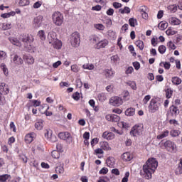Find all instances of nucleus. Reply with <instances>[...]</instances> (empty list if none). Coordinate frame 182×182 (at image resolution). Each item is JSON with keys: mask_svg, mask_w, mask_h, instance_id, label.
Wrapping results in <instances>:
<instances>
[{"mask_svg": "<svg viewBox=\"0 0 182 182\" xmlns=\"http://www.w3.org/2000/svg\"><path fill=\"white\" fill-rule=\"evenodd\" d=\"M159 166V162L154 158L149 159L146 164L143 166L144 173L146 174L145 177L147 180L151 178L153 173L156 171Z\"/></svg>", "mask_w": 182, "mask_h": 182, "instance_id": "nucleus-1", "label": "nucleus"}, {"mask_svg": "<svg viewBox=\"0 0 182 182\" xmlns=\"http://www.w3.org/2000/svg\"><path fill=\"white\" fill-rule=\"evenodd\" d=\"M19 40L22 41L24 43V48L27 49H31L32 47L31 46V43L33 42V36L29 34H23L20 36Z\"/></svg>", "mask_w": 182, "mask_h": 182, "instance_id": "nucleus-2", "label": "nucleus"}, {"mask_svg": "<svg viewBox=\"0 0 182 182\" xmlns=\"http://www.w3.org/2000/svg\"><path fill=\"white\" fill-rule=\"evenodd\" d=\"M70 42L73 48H77L80 45V35L75 31L71 34Z\"/></svg>", "mask_w": 182, "mask_h": 182, "instance_id": "nucleus-3", "label": "nucleus"}, {"mask_svg": "<svg viewBox=\"0 0 182 182\" xmlns=\"http://www.w3.org/2000/svg\"><path fill=\"white\" fill-rule=\"evenodd\" d=\"M52 18L55 25L57 26H60L62 23H63V15H62L60 12H55L53 14Z\"/></svg>", "mask_w": 182, "mask_h": 182, "instance_id": "nucleus-4", "label": "nucleus"}, {"mask_svg": "<svg viewBox=\"0 0 182 182\" xmlns=\"http://www.w3.org/2000/svg\"><path fill=\"white\" fill-rule=\"evenodd\" d=\"M164 146L165 149H166V150L171 153H176V151H177V146L176 144H174V142L170 140L165 141Z\"/></svg>", "mask_w": 182, "mask_h": 182, "instance_id": "nucleus-5", "label": "nucleus"}, {"mask_svg": "<svg viewBox=\"0 0 182 182\" xmlns=\"http://www.w3.org/2000/svg\"><path fill=\"white\" fill-rule=\"evenodd\" d=\"M59 139H61V140H65L68 144H70L72 141H73V138L72 137V135H70V133L65 132H60L58 134Z\"/></svg>", "mask_w": 182, "mask_h": 182, "instance_id": "nucleus-6", "label": "nucleus"}, {"mask_svg": "<svg viewBox=\"0 0 182 182\" xmlns=\"http://www.w3.org/2000/svg\"><path fill=\"white\" fill-rule=\"evenodd\" d=\"M159 107L160 102L156 101V100L154 99H152L149 105V112H151V113H155V112H157V110H159Z\"/></svg>", "mask_w": 182, "mask_h": 182, "instance_id": "nucleus-7", "label": "nucleus"}, {"mask_svg": "<svg viewBox=\"0 0 182 182\" xmlns=\"http://www.w3.org/2000/svg\"><path fill=\"white\" fill-rule=\"evenodd\" d=\"M144 127L142 124L140 125H135L133 127L130 132L131 136H136V134H138V136H140L143 133Z\"/></svg>", "mask_w": 182, "mask_h": 182, "instance_id": "nucleus-8", "label": "nucleus"}, {"mask_svg": "<svg viewBox=\"0 0 182 182\" xmlns=\"http://www.w3.org/2000/svg\"><path fill=\"white\" fill-rule=\"evenodd\" d=\"M109 103L112 106L119 107L123 104V100L119 97H112L109 100Z\"/></svg>", "mask_w": 182, "mask_h": 182, "instance_id": "nucleus-9", "label": "nucleus"}, {"mask_svg": "<svg viewBox=\"0 0 182 182\" xmlns=\"http://www.w3.org/2000/svg\"><path fill=\"white\" fill-rule=\"evenodd\" d=\"M0 93H1L2 95H8V93H9V88L5 82H1L0 85Z\"/></svg>", "mask_w": 182, "mask_h": 182, "instance_id": "nucleus-10", "label": "nucleus"}, {"mask_svg": "<svg viewBox=\"0 0 182 182\" xmlns=\"http://www.w3.org/2000/svg\"><path fill=\"white\" fill-rule=\"evenodd\" d=\"M170 112L172 117H176L178 114H180V109L174 105L170 107Z\"/></svg>", "mask_w": 182, "mask_h": 182, "instance_id": "nucleus-11", "label": "nucleus"}, {"mask_svg": "<svg viewBox=\"0 0 182 182\" xmlns=\"http://www.w3.org/2000/svg\"><path fill=\"white\" fill-rule=\"evenodd\" d=\"M48 39L50 44L53 43L55 41L58 40V38H56V33L50 32L48 35Z\"/></svg>", "mask_w": 182, "mask_h": 182, "instance_id": "nucleus-12", "label": "nucleus"}, {"mask_svg": "<svg viewBox=\"0 0 182 182\" xmlns=\"http://www.w3.org/2000/svg\"><path fill=\"white\" fill-rule=\"evenodd\" d=\"M108 43H109V42L107 41V40H104V41H100L99 43H97L95 45V49H100L101 48H106V46H107Z\"/></svg>", "mask_w": 182, "mask_h": 182, "instance_id": "nucleus-13", "label": "nucleus"}, {"mask_svg": "<svg viewBox=\"0 0 182 182\" xmlns=\"http://www.w3.org/2000/svg\"><path fill=\"white\" fill-rule=\"evenodd\" d=\"M9 41L11 42V43L15 45L16 46H18L19 48L22 46V43H21V41H19V40H18L16 38L9 37Z\"/></svg>", "mask_w": 182, "mask_h": 182, "instance_id": "nucleus-14", "label": "nucleus"}, {"mask_svg": "<svg viewBox=\"0 0 182 182\" xmlns=\"http://www.w3.org/2000/svg\"><path fill=\"white\" fill-rule=\"evenodd\" d=\"M13 62L16 65H22V63H23V60H22V58H19V56L16 54L13 58Z\"/></svg>", "mask_w": 182, "mask_h": 182, "instance_id": "nucleus-15", "label": "nucleus"}, {"mask_svg": "<svg viewBox=\"0 0 182 182\" xmlns=\"http://www.w3.org/2000/svg\"><path fill=\"white\" fill-rule=\"evenodd\" d=\"M23 59H24L27 62V63H28V65H32L35 62L33 57L31 55H24L23 56Z\"/></svg>", "mask_w": 182, "mask_h": 182, "instance_id": "nucleus-16", "label": "nucleus"}, {"mask_svg": "<svg viewBox=\"0 0 182 182\" xmlns=\"http://www.w3.org/2000/svg\"><path fill=\"white\" fill-rule=\"evenodd\" d=\"M42 25V17L38 16L36 18H34V26L35 28H40V26Z\"/></svg>", "mask_w": 182, "mask_h": 182, "instance_id": "nucleus-17", "label": "nucleus"}, {"mask_svg": "<svg viewBox=\"0 0 182 182\" xmlns=\"http://www.w3.org/2000/svg\"><path fill=\"white\" fill-rule=\"evenodd\" d=\"M135 113H136V109L128 108L125 111V116H134Z\"/></svg>", "mask_w": 182, "mask_h": 182, "instance_id": "nucleus-18", "label": "nucleus"}, {"mask_svg": "<svg viewBox=\"0 0 182 182\" xmlns=\"http://www.w3.org/2000/svg\"><path fill=\"white\" fill-rule=\"evenodd\" d=\"M122 159H124V161H130L133 157H132V155H130V153L125 152L122 156Z\"/></svg>", "mask_w": 182, "mask_h": 182, "instance_id": "nucleus-19", "label": "nucleus"}, {"mask_svg": "<svg viewBox=\"0 0 182 182\" xmlns=\"http://www.w3.org/2000/svg\"><path fill=\"white\" fill-rule=\"evenodd\" d=\"M51 45H53L55 49H60L62 48V41L57 39L53 43H51Z\"/></svg>", "mask_w": 182, "mask_h": 182, "instance_id": "nucleus-20", "label": "nucleus"}, {"mask_svg": "<svg viewBox=\"0 0 182 182\" xmlns=\"http://www.w3.org/2000/svg\"><path fill=\"white\" fill-rule=\"evenodd\" d=\"M11 180V175H2L0 176V182H8Z\"/></svg>", "mask_w": 182, "mask_h": 182, "instance_id": "nucleus-21", "label": "nucleus"}, {"mask_svg": "<svg viewBox=\"0 0 182 182\" xmlns=\"http://www.w3.org/2000/svg\"><path fill=\"white\" fill-rule=\"evenodd\" d=\"M136 45L140 49V50H143L144 49V43H143V41L138 40L136 41Z\"/></svg>", "mask_w": 182, "mask_h": 182, "instance_id": "nucleus-22", "label": "nucleus"}, {"mask_svg": "<svg viewBox=\"0 0 182 182\" xmlns=\"http://www.w3.org/2000/svg\"><path fill=\"white\" fill-rule=\"evenodd\" d=\"M172 83L176 85V86H178V85H181V79L178 77H172Z\"/></svg>", "mask_w": 182, "mask_h": 182, "instance_id": "nucleus-23", "label": "nucleus"}, {"mask_svg": "<svg viewBox=\"0 0 182 182\" xmlns=\"http://www.w3.org/2000/svg\"><path fill=\"white\" fill-rule=\"evenodd\" d=\"M129 23L130 26H132V28H134L136 25H137V19L134 18H131L129 19Z\"/></svg>", "mask_w": 182, "mask_h": 182, "instance_id": "nucleus-24", "label": "nucleus"}, {"mask_svg": "<svg viewBox=\"0 0 182 182\" xmlns=\"http://www.w3.org/2000/svg\"><path fill=\"white\" fill-rule=\"evenodd\" d=\"M167 26H168V23H163L161 22L159 23L158 25V28L161 30V31H164V29H166Z\"/></svg>", "mask_w": 182, "mask_h": 182, "instance_id": "nucleus-25", "label": "nucleus"}, {"mask_svg": "<svg viewBox=\"0 0 182 182\" xmlns=\"http://www.w3.org/2000/svg\"><path fill=\"white\" fill-rule=\"evenodd\" d=\"M35 127L37 130H42L43 129V122L39 121L35 124Z\"/></svg>", "mask_w": 182, "mask_h": 182, "instance_id": "nucleus-26", "label": "nucleus"}, {"mask_svg": "<svg viewBox=\"0 0 182 182\" xmlns=\"http://www.w3.org/2000/svg\"><path fill=\"white\" fill-rule=\"evenodd\" d=\"M101 147L103 150H112V148H110V146H109V143L106 141H103Z\"/></svg>", "mask_w": 182, "mask_h": 182, "instance_id": "nucleus-27", "label": "nucleus"}, {"mask_svg": "<svg viewBox=\"0 0 182 182\" xmlns=\"http://www.w3.org/2000/svg\"><path fill=\"white\" fill-rule=\"evenodd\" d=\"M38 36L41 41H45V39H46V36H45V31L42 30L38 31Z\"/></svg>", "mask_w": 182, "mask_h": 182, "instance_id": "nucleus-28", "label": "nucleus"}, {"mask_svg": "<svg viewBox=\"0 0 182 182\" xmlns=\"http://www.w3.org/2000/svg\"><path fill=\"white\" fill-rule=\"evenodd\" d=\"M158 50H159V53L163 55V54L166 53V50H167V48H166V46L161 45L159 47Z\"/></svg>", "mask_w": 182, "mask_h": 182, "instance_id": "nucleus-29", "label": "nucleus"}, {"mask_svg": "<svg viewBox=\"0 0 182 182\" xmlns=\"http://www.w3.org/2000/svg\"><path fill=\"white\" fill-rule=\"evenodd\" d=\"M168 11H171V12H173L174 14L175 12H177V5L173 4L168 6Z\"/></svg>", "mask_w": 182, "mask_h": 182, "instance_id": "nucleus-30", "label": "nucleus"}, {"mask_svg": "<svg viewBox=\"0 0 182 182\" xmlns=\"http://www.w3.org/2000/svg\"><path fill=\"white\" fill-rule=\"evenodd\" d=\"M51 156L53 159H59V157H60V153L56 150H54L51 152Z\"/></svg>", "mask_w": 182, "mask_h": 182, "instance_id": "nucleus-31", "label": "nucleus"}, {"mask_svg": "<svg viewBox=\"0 0 182 182\" xmlns=\"http://www.w3.org/2000/svg\"><path fill=\"white\" fill-rule=\"evenodd\" d=\"M114 123H117V122H120V117H119V115L112 114V121Z\"/></svg>", "mask_w": 182, "mask_h": 182, "instance_id": "nucleus-32", "label": "nucleus"}, {"mask_svg": "<svg viewBox=\"0 0 182 182\" xmlns=\"http://www.w3.org/2000/svg\"><path fill=\"white\" fill-rule=\"evenodd\" d=\"M168 136V131L164 132L163 134L157 136V139L159 140H161V139H164V137H167Z\"/></svg>", "mask_w": 182, "mask_h": 182, "instance_id": "nucleus-33", "label": "nucleus"}, {"mask_svg": "<svg viewBox=\"0 0 182 182\" xmlns=\"http://www.w3.org/2000/svg\"><path fill=\"white\" fill-rule=\"evenodd\" d=\"M0 68L1 70H3V72L6 76L8 75V68H6V65L4 63H1L0 65Z\"/></svg>", "mask_w": 182, "mask_h": 182, "instance_id": "nucleus-34", "label": "nucleus"}, {"mask_svg": "<svg viewBox=\"0 0 182 182\" xmlns=\"http://www.w3.org/2000/svg\"><path fill=\"white\" fill-rule=\"evenodd\" d=\"M25 140L27 143H32V141L33 140V138L32 137V135L31 134H28L25 136Z\"/></svg>", "mask_w": 182, "mask_h": 182, "instance_id": "nucleus-35", "label": "nucleus"}, {"mask_svg": "<svg viewBox=\"0 0 182 182\" xmlns=\"http://www.w3.org/2000/svg\"><path fill=\"white\" fill-rule=\"evenodd\" d=\"M119 12H121V14H130V8L125 6L124 9H120Z\"/></svg>", "mask_w": 182, "mask_h": 182, "instance_id": "nucleus-36", "label": "nucleus"}, {"mask_svg": "<svg viewBox=\"0 0 182 182\" xmlns=\"http://www.w3.org/2000/svg\"><path fill=\"white\" fill-rule=\"evenodd\" d=\"M107 164H109V166H113L114 164V158L110 156L107 158Z\"/></svg>", "mask_w": 182, "mask_h": 182, "instance_id": "nucleus-37", "label": "nucleus"}, {"mask_svg": "<svg viewBox=\"0 0 182 182\" xmlns=\"http://www.w3.org/2000/svg\"><path fill=\"white\" fill-rule=\"evenodd\" d=\"M55 171L56 173H59L60 174H63L65 169L63 168V166H60L56 167Z\"/></svg>", "mask_w": 182, "mask_h": 182, "instance_id": "nucleus-38", "label": "nucleus"}, {"mask_svg": "<svg viewBox=\"0 0 182 182\" xmlns=\"http://www.w3.org/2000/svg\"><path fill=\"white\" fill-rule=\"evenodd\" d=\"M172 95H173V90L168 88L166 91V97H167V99H170V97H171Z\"/></svg>", "mask_w": 182, "mask_h": 182, "instance_id": "nucleus-39", "label": "nucleus"}, {"mask_svg": "<svg viewBox=\"0 0 182 182\" xmlns=\"http://www.w3.org/2000/svg\"><path fill=\"white\" fill-rule=\"evenodd\" d=\"M170 134L172 137H177V136H179L180 132L178 130H172L171 131Z\"/></svg>", "mask_w": 182, "mask_h": 182, "instance_id": "nucleus-40", "label": "nucleus"}, {"mask_svg": "<svg viewBox=\"0 0 182 182\" xmlns=\"http://www.w3.org/2000/svg\"><path fill=\"white\" fill-rule=\"evenodd\" d=\"M73 99H74V100H79L80 99V94L77 92H75L74 94H73L72 95Z\"/></svg>", "mask_w": 182, "mask_h": 182, "instance_id": "nucleus-41", "label": "nucleus"}, {"mask_svg": "<svg viewBox=\"0 0 182 182\" xmlns=\"http://www.w3.org/2000/svg\"><path fill=\"white\" fill-rule=\"evenodd\" d=\"M19 5L21 6H26V5H29V0H20Z\"/></svg>", "mask_w": 182, "mask_h": 182, "instance_id": "nucleus-42", "label": "nucleus"}, {"mask_svg": "<svg viewBox=\"0 0 182 182\" xmlns=\"http://www.w3.org/2000/svg\"><path fill=\"white\" fill-rule=\"evenodd\" d=\"M82 68L84 69H89V70H92V69H95V65H93V64H87L82 65Z\"/></svg>", "mask_w": 182, "mask_h": 182, "instance_id": "nucleus-43", "label": "nucleus"}, {"mask_svg": "<svg viewBox=\"0 0 182 182\" xmlns=\"http://www.w3.org/2000/svg\"><path fill=\"white\" fill-rule=\"evenodd\" d=\"M8 29H11V24L10 23H4L2 24V30L3 31H6Z\"/></svg>", "mask_w": 182, "mask_h": 182, "instance_id": "nucleus-44", "label": "nucleus"}, {"mask_svg": "<svg viewBox=\"0 0 182 182\" xmlns=\"http://www.w3.org/2000/svg\"><path fill=\"white\" fill-rule=\"evenodd\" d=\"M128 86H130L133 90H136L137 87H136V82L134 81L127 82Z\"/></svg>", "mask_w": 182, "mask_h": 182, "instance_id": "nucleus-45", "label": "nucleus"}, {"mask_svg": "<svg viewBox=\"0 0 182 182\" xmlns=\"http://www.w3.org/2000/svg\"><path fill=\"white\" fill-rule=\"evenodd\" d=\"M95 28L96 29H98V31H105V26H103V24H100V23L95 24Z\"/></svg>", "mask_w": 182, "mask_h": 182, "instance_id": "nucleus-46", "label": "nucleus"}, {"mask_svg": "<svg viewBox=\"0 0 182 182\" xmlns=\"http://www.w3.org/2000/svg\"><path fill=\"white\" fill-rule=\"evenodd\" d=\"M175 173H176V174H177V175L182 174V166H181V165H179V166L176 168V171H175Z\"/></svg>", "mask_w": 182, "mask_h": 182, "instance_id": "nucleus-47", "label": "nucleus"}, {"mask_svg": "<svg viewBox=\"0 0 182 182\" xmlns=\"http://www.w3.org/2000/svg\"><path fill=\"white\" fill-rule=\"evenodd\" d=\"M171 22L172 23H173V25H180V23H181V21L178 20L176 18H172Z\"/></svg>", "mask_w": 182, "mask_h": 182, "instance_id": "nucleus-48", "label": "nucleus"}, {"mask_svg": "<svg viewBox=\"0 0 182 182\" xmlns=\"http://www.w3.org/2000/svg\"><path fill=\"white\" fill-rule=\"evenodd\" d=\"M130 176L129 172L125 173V176L122 178V182H127L129 181V176Z\"/></svg>", "mask_w": 182, "mask_h": 182, "instance_id": "nucleus-49", "label": "nucleus"}, {"mask_svg": "<svg viewBox=\"0 0 182 182\" xmlns=\"http://www.w3.org/2000/svg\"><path fill=\"white\" fill-rule=\"evenodd\" d=\"M119 60V56L117 55H114L111 57V61L112 63H116Z\"/></svg>", "mask_w": 182, "mask_h": 182, "instance_id": "nucleus-50", "label": "nucleus"}, {"mask_svg": "<svg viewBox=\"0 0 182 182\" xmlns=\"http://www.w3.org/2000/svg\"><path fill=\"white\" fill-rule=\"evenodd\" d=\"M128 49L131 52V53H132L133 56H136V52H134V47H133L132 45L129 46L128 47Z\"/></svg>", "mask_w": 182, "mask_h": 182, "instance_id": "nucleus-51", "label": "nucleus"}, {"mask_svg": "<svg viewBox=\"0 0 182 182\" xmlns=\"http://www.w3.org/2000/svg\"><path fill=\"white\" fill-rule=\"evenodd\" d=\"M42 6V3L41 1H36L33 7L35 9H38V8H41V6Z\"/></svg>", "mask_w": 182, "mask_h": 182, "instance_id": "nucleus-52", "label": "nucleus"}, {"mask_svg": "<svg viewBox=\"0 0 182 182\" xmlns=\"http://www.w3.org/2000/svg\"><path fill=\"white\" fill-rule=\"evenodd\" d=\"M139 11L141 14H144L147 12V7L146 6H142Z\"/></svg>", "mask_w": 182, "mask_h": 182, "instance_id": "nucleus-53", "label": "nucleus"}, {"mask_svg": "<svg viewBox=\"0 0 182 182\" xmlns=\"http://www.w3.org/2000/svg\"><path fill=\"white\" fill-rule=\"evenodd\" d=\"M76 84H77L76 87L79 88L83 86V82H82V80L80 79L76 80Z\"/></svg>", "mask_w": 182, "mask_h": 182, "instance_id": "nucleus-54", "label": "nucleus"}, {"mask_svg": "<svg viewBox=\"0 0 182 182\" xmlns=\"http://www.w3.org/2000/svg\"><path fill=\"white\" fill-rule=\"evenodd\" d=\"M56 147L58 152H63V146H62V144H58Z\"/></svg>", "mask_w": 182, "mask_h": 182, "instance_id": "nucleus-55", "label": "nucleus"}, {"mask_svg": "<svg viewBox=\"0 0 182 182\" xmlns=\"http://www.w3.org/2000/svg\"><path fill=\"white\" fill-rule=\"evenodd\" d=\"M20 160H22L23 163L28 162V158L24 154L20 155Z\"/></svg>", "mask_w": 182, "mask_h": 182, "instance_id": "nucleus-56", "label": "nucleus"}, {"mask_svg": "<svg viewBox=\"0 0 182 182\" xmlns=\"http://www.w3.org/2000/svg\"><path fill=\"white\" fill-rule=\"evenodd\" d=\"M133 66L136 70H139L140 69V63L139 62H134Z\"/></svg>", "mask_w": 182, "mask_h": 182, "instance_id": "nucleus-57", "label": "nucleus"}, {"mask_svg": "<svg viewBox=\"0 0 182 182\" xmlns=\"http://www.w3.org/2000/svg\"><path fill=\"white\" fill-rule=\"evenodd\" d=\"M109 169L107 168H102L100 171V174H107Z\"/></svg>", "mask_w": 182, "mask_h": 182, "instance_id": "nucleus-58", "label": "nucleus"}, {"mask_svg": "<svg viewBox=\"0 0 182 182\" xmlns=\"http://www.w3.org/2000/svg\"><path fill=\"white\" fill-rule=\"evenodd\" d=\"M112 173L114 174L115 176H120V171L118 168H114L112 170Z\"/></svg>", "mask_w": 182, "mask_h": 182, "instance_id": "nucleus-59", "label": "nucleus"}, {"mask_svg": "<svg viewBox=\"0 0 182 182\" xmlns=\"http://www.w3.org/2000/svg\"><path fill=\"white\" fill-rule=\"evenodd\" d=\"M164 68H165V69H166V70H168V69H170V68H171V64H170V63L165 62V63H164Z\"/></svg>", "mask_w": 182, "mask_h": 182, "instance_id": "nucleus-60", "label": "nucleus"}, {"mask_svg": "<svg viewBox=\"0 0 182 182\" xmlns=\"http://www.w3.org/2000/svg\"><path fill=\"white\" fill-rule=\"evenodd\" d=\"M113 6L114 8H115V9H119V8H122V4L119 2H114Z\"/></svg>", "mask_w": 182, "mask_h": 182, "instance_id": "nucleus-61", "label": "nucleus"}, {"mask_svg": "<svg viewBox=\"0 0 182 182\" xmlns=\"http://www.w3.org/2000/svg\"><path fill=\"white\" fill-rule=\"evenodd\" d=\"M6 58V53L0 50V59H5Z\"/></svg>", "mask_w": 182, "mask_h": 182, "instance_id": "nucleus-62", "label": "nucleus"}, {"mask_svg": "<svg viewBox=\"0 0 182 182\" xmlns=\"http://www.w3.org/2000/svg\"><path fill=\"white\" fill-rule=\"evenodd\" d=\"M113 139H114V134L108 132L107 140H113Z\"/></svg>", "mask_w": 182, "mask_h": 182, "instance_id": "nucleus-63", "label": "nucleus"}, {"mask_svg": "<svg viewBox=\"0 0 182 182\" xmlns=\"http://www.w3.org/2000/svg\"><path fill=\"white\" fill-rule=\"evenodd\" d=\"M168 46H169V48H170V49H173V50H174V49H176V45H174L173 43V41H169L168 43Z\"/></svg>", "mask_w": 182, "mask_h": 182, "instance_id": "nucleus-64", "label": "nucleus"}]
</instances>
